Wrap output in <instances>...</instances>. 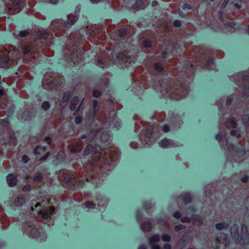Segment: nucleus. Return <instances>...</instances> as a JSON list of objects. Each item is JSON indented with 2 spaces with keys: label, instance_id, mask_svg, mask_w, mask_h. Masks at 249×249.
I'll list each match as a JSON object with an SVG mask.
<instances>
[{
  "label": "nucleus",
  "instance_id": "nucleus-1",
  "mask_svg": "<svg viewBox=\"0 0 249 249\" xmlns=\"http://www.w3.org/2000/svg\"><path fill=\"white\" fill-rule=\"evenodd\" d=\"M90 153H91L92 160L91 162H89L83 169V171L86 170V173L83 176L80 175V179L79 178L75 179L73 177V175L66 170L63 169L59 171L58 173V178L63 185H66L71 189L73 190L81 186L85 179L87 181H89L88 174L90 175L91 172L94 170L95 166H98L99 161L104 159V157L102 156L101 148L98 145L92 147L91 144L88 145L84 151V155H87Z\"/></svg>",
  "mask_w": 249,
  "mask_h": 249
},
{
  "label": "nucleus",
  "instance_id": "nucleus-2",
  "mask_svg": "<svg viewBox=\"0 0 249 249\" xmlns=\"http://www.w3.org/2000/svg\"><path fill=\"white\" fill-rule=\"evenodd\" d=\"M22 52L16 50L12 46L6 45L0 48V67L5 68L17 64L18 59L23 57V61L28 63L30 60L27 57L35 59L39 56L38 51L29 46H25L22 48ZM32 60L31 59L30 61Z\"/></svg>",
  "mask_w": 249,
  "mask_h": 249
},
{
  "label": "nucleus",
  "instance_id": "nucleus-3",
  "mask_svg": "<svg viewBox=\"0 0 249 249\" xmlns=\"http://www.w3.org/2000/svg\"><path fill=\"white\" fill-rule=\"evenodd\" d=\"M50 199L48 198L44 199L41 202H37L34 207L31 206V210L33 212L35 210L37 212V215L36 217L37 221L44 222L45 221L49 222L47 223L48 225L51 224V220L53 215L55 211V209L53 207H48V205L49 204Z\"/></svg>",
  "mask_w": 249,
  "mask_h": 249
},
{
  "label": "nucleus",
  "instance_id": "nucleus-4",
  "mask_svg": "<svg viewBox=\"0 0 249 249\" xmlns=\"http://www.w3.org/2000/svg\"><path fill=\"white\" fill-rule=\"evenodd\" d=\"M125 3L129 10L133 12L142 10L145 7L143 0H128Z\"/></svg>",
  "mask_w": 249,
  "mask_h": 249
},
{
  "label": "nucleus",
  "instance_id": "nucleus-5",
  "mask_svg": "<svg viewBox=\"0 0 249 249\" xmlns=\"http://www.w3.org/2000/svg\"><path fill=\"white\" fill-rule=\"evenodd\" d=\"M52 72L46 73L42 80V84L45 89H53L56 86L58 83L56 82L55 79H53Z\"/></svg>",
  "mask_w": 249,
  "mask_h": 249
},
{
  "label": "nucleus",
  "instance_id": "nucleus-6",
  "mask_svg": "<svg viewBox=\"0 0 249 249\" xmlns=\"http://www.w3.org/2000/svg\"><path fill=\"white\" fill-rule=\"evenodd\" d=\"M117 58L118 62L121 61V63H123L125 67H128V64H130L131 63H134L136 60V58L133 57L128 56V52H125L122 53H118L117 54Z\"/></svg>",
  "mask_w": 249,
  "mask_h": 249
},
{
  "label": "nucleus",
  "instance_id": "nucleus-7",
  "mask_svg": "<svg viewBox=\"0 0 249 249\" xmlns=\"http://www.w3.org/2000/svg\"><path fill=\"white\" fill-rule=\"evenodd\" d=\"M134 33V28L128 25L124 26L118 31V34L120 37L124 36V35L131 36Z\"/></svg>",
  "mask_w": 249,
  "mask_h": 249
},
{
  "label": "nucleus",
  "instance_id": "nucleus-8",
  "mask_svg": "<svg viewBox=\"0 0 249 249\" xmlns=\"http://www.w3.org/2000/svg\"><path fill=\"white\" fill-rule=\"evenodd\" d=\"M37 36H38V39H49V40L52 39L53 37V35H50L49 33L47 32L41 30H39L37 33Z\"/></svg>",
  "mask_w": 249,
  "mask_h": 249
},
{
  "label": "nucleus",
  "instance_id": "nucleus-9",
  "mask_svg": "<svg viewBox=\"0 0 249 249\" xmlns=\"http://www.w3.org/2000/svg\"><path fill=\"white\" fill-rule=\"evenodd\" d=\"M76 53H71L70 56V59L71 61L73 62L74 64H78L79 63H80V62L82 61L83 60L82 55H78L77 54V52H76Z\"/></svg>",
  "mask_w": 249,
  "mask_h": 249
},
{
  "label": "nucleus",
  "instance_id": "nucleus-10",
  "mask_svg": "<svg viewBox=\"0 0 249 249\" xmlns=\"http://www.w3.org/2000/svg\"><path fill=\"white\" fill-rule=\"evenodd\" d=\"M83 143L81 141H79L75 145L72 144L70 145L69 148L71 153H75L80 151L83 148Z\"/></svg>",
  "mask_w": 249,
  "mask_h": 249
},
{
  "label": "nucleus",
  "instance_id": "nucleus-11",
  "mask_svg": "<svg viewBox=\"0 0 249 249\" xmlns=\"http://www.w3.org/2000/svg\"><path fill=\"white\" fill-rule=\"evenodd\" d=\"M160 145L162 148H169L177 146L172 141L167 139L162 140L160 142Z\"/></svg>",
  "mask_w": 249,
  "mask_h": 249
},
{
  "label": "nucleus",
  "instance_id": "nucleus-12",
  "mask_svg": "<svg viewBox=\"0 0 249 249\" xmlns=\"http://www.w3.org/2000/svg\"><path fill=\"white\" fill-rule=\"evenodd\" d=\"M28 231H30V235L35 238L38 237L41 232H42V230L41 229H37L36 228H32L29 227Z\"/></svg>",
  "mask_w": 249,
  "mask_h": 249
},
{
  "label": "nucleus",
  "instance_id": "nucleus-13",
  "mask_svg": "<svg viewBox=\"0 0 249 249\" xmlns=\"http://www.w3.org/2000/svg\"><path fill=\"white\" fill-rule=\"evenodd\" d=\"M7 181L9 186L13 187L16 185L17 178L13 174H9L7 177Z\"/></svg>",
  "mask_w": 249,
  "mask_h": 249
},
{
  "label": "nucleus",
  "instance_id": "nucleus-14",
  "mask_svg": "<svg viewBox=\"0 0 249 249\" xmlns=\"http://www.w3.org/2000/svg\"><path fill=\"white\" fill-rule=\"evenodd\" d=\"M79 104V99L77 97H75L73 98L71 102L70 109L71 110H74L76 109V111H78L79 110L80 106H79L76 108V106Z\"/></svg>",
  "mask_w": 249,
  "mask_h": 249
},
{
  "label": "nucleus",
  "instance_id": "nucleus-15",
  "mask_svg": "<svg viewBox=\"0 0 249 249\" xmlns=\"http://www.w3.org/2000/svg\"><path fill=\"white\" fill-rule=\"evenodd\" d=\"M60 25L59 23L57 21H53L52 22L51 25V28H53V33L55 34V36H59L60 34H59L56 30H59L60 29Z\"/></svg>",
  "mask_w": 249,
  "mask_h": 249
},
{
  "label": "nucleus",
  "instance_id": "nucleus-16",
  "mask_svg": "<svg viewBox=\"0 0 249 249\" xmlns=\"http://www.w3.org/2000/svg\"><path fill=\"white\" fill-rule=\"evenodd\" d=\"M181 10H180L179 16H187L185 14L183 13L184 12H187L189 10H192V5L190 4L184 3L181 6Z\"/></svg>",
  "mask_w": 249,
  "mask_h": 249
},
{
  "label": "nucleus",
  "instance_id": "nucleus-17",
  "mask_svg": "<svg viewBox=\"0 0 249 249\" xmlns=\"http://www.w3.org/2000/svg\"><path fill=\"white\" fill-rule=\"evenodd\" d=\"M160 131L157 127H155L152 126H149L146 128V137L147 138L151 137L153 133L157 131Z\"/></svg>",
  "mask_w": 249,
  "mask_h": 249
},
{
  "label": "nucleus",
  "instance_id": "nucleus-18",
  "mask_svg": "<svg viewBox=\"0 0 249 249\" xmlns=\"http://www.w3.org/2000/svg\"><path fill=\"white\" fill-rule=\"evenodd\" d=\"M141 227L142 230L143 231H150L152 228L151 223L149 220L145 221L141 224Z\"/></svg>",
  "mask_w": 249,
  "mask_h": 249
},
{
  "label": "nucleus",
  "instance_id": "nucleus-19",
  "mask_svg": "<svg viewBox=\"0 0 249 249\" xmlns=\"http://www.w3.org/2000/svg\"><path fill=\"white\" fill-rule=\"evenodd\" d=\"M26 200V196L24 195L20 196L14 201V205L17 206L22 205Z\"/></svg>",
  "mask_w": 249,
  "mask_h": 249
},
{
  "label": "nucleus",
  "instance_id": "nucleus-20",
  "mask_svg": "<svg viewBox=\"0 0 249 249\" xmlns=\"http://www.w3.org/2000/svg\"><path fill=\"white\" fill-rule=\"evenodd\" d=\"M108 60V58L107 59L106 58H104L103 59H98L97 60V65L103 68L107 66L108 65L107 61Z\"/></svg>",
  "mask_w": 249,
  "mask_h": 249
},
{
  "label": "nucleus",
  "instance_id": "nucleus-21",
  "mask_svg": "<svg viewBox=\"0 0 249 249\" xmlns=\"http://www.w3.org/2000/svg\"><path fill=\"white\" fill-rule=\"evenodd\" d=\"M46 151L45 147L37 146L34 150V154L35 155H43Z\"/></svg>",
  "mask_w": 249,
  "mask_h": 249
},
{
  "label": "nucleus",
  "instance_id": "nucleus-22",
  "mask_svg": "<svg viewBox=\"0 0 249 249\" xmlns=\"http://www.w3.org/2000/svg\"><path fill=\"white\" fill-rule=\"evenodd\" d=\"M192 220L193 221V224L194 225H200L202 223L201 218L199 216H195L192 217Z\"/></svg>",
  "mask_w": 249,
  "mask_h": 249
},
{
  "label": "nucleus",
  "instance_id": "nucleus-23",
  "mask_svg": "<svg viewBox=\"0 0 249 249\" xmlns=\"http://www.w3.org/2000/svg\"><path fill=\"white\" fill-rule=\"evenodd\" d=\"M67 23L68 25H73L78 19V17H67Z\"/></svg>",
  "mask_w": 249,
  "mask_h": 249
},
{
  "label": "nucleus",
  "instance_id": "nucleus-24",
  "mask_svg": "<svg viewBox=\"0 0 249 249\" xmlns=\"http://www.w3.org/2000/svg\"><path fill=\"white\" fill-rule=\"evenodd\" d=\"M231 236L233 237H235L238 235V231L237 226L234 225L231 229Z\"/></svg>",
  "mask_w": 249,
  "mask_h": 249
},
{
  "label": "nucleus",
  "instance_id": "nucleus-25",
  "mask_svg": "<svg viewBox=\"0 0 249 249\" xmlns=\"http://www.w3.org/2000/svg\"><path fill=\"white\" fill-rule=\"evenodd\" d=\"M109 138V134L108 132H104L102 133L101 136V139L102 142H106L108 140Z\"/></svg>",
  "mask_w": 249,
  "mask_h": 249
},
{
  "label": "nucleus",
  "instance_id": "nucleus-26",
  "mask_svg": "<svg viewBox=\"0 0 249 249\" xmlns=\"http://www.w3.org/2000/svg\"><path fill=\"white\" fill-rule=\"evenodd\" d=\"M18 34H19L18 36L19 37H22L26 36L28 35H29L30 34L28 30H24V31H20L18 33ZM14 35L15 36H18V35H17L16 33H14Z\"/></svg>",
  "mask_w": 249,
  "mask_h": 249
},
{
  "label": "nucleus",
  "instance_id": "nucleus-27",
  "mask_svg": "<svg viewBox=\"0 0 249 249\" xmlns=\"http://www.w3.org/2000/svg\"><path fill=\"white\" fill-rule=\"evenodd\" d=\"M160 240V236L158 235L155 234L153 235L149 239V242L151 244L154 243H156Z\"/></svg>",
  "mask_w": 249,
  "mask_h": 249
},
{
  "label": "nucleus",
  "instance_id": "nucleus-28",
  "mask_svg": "<svg viewBox=\"0 0 249 249\" xmlns=\"http://www.w3.org/2000/svg\"><path fill=\"white\" fill-rule=\"evenodd\" d=\"M191 201V196L190 194L186 193L183 195V201L185 203H188Z\"/></svg>",
  "mask_w": 249,
  "mask_h": 249
},
{
  "label": "nucleus",
  "instance_id": "nucleus-29",
  "mask_svg": "<svg viewBox=\"0 0 249 249\" xmlns=\"http://www.w3.org/2000/svg\"><path fill=\"white\" fill-rule=\"evenodd\" d=\"M34 182L35 183H39L42 182V177L40 174H37L34 178Z\"/></svg>",
  "mask_w": 249,
  "mask_h": 249
},
{
  "label": "nucleus",
  "instance_id": "nucleus-30",
  "mask_svg": "<svg viewBox=\"0 0 249 249\" xmlns=\"http://www.w3.org/2000/svg\"><path fill=\"white\" fill-rule=\"evenodd\" d=\"M154 69L158 71H161L163 70V66L161 64L156 63L154 65Z\"/></svg>",
  "mask_w": 249,
  "mask_h": 249
},
{
  "label": "nucleus",
  "instance_id": "nucleus-31",
  "mask_svg": "<svg viewBox=\"0 0 249 249\" xmlns=\"http://www.w3.org/2000/svg\"><path fill=\"white\" fill-rule=\"evenodd\" d=\"M41 107L45 110H48L50 107V104L48 102H44L41 105Z\"/></svg>",
  "mask_w": 249,
  "mask_h": 249
},
{
  "label": "nucleus",
  "instance_id": "nucleus-32",
  "mask_svg": "<svg viewBox=\"0 0 249 249\" xmlns=\"http://www.w3.org/2000/svg\"><path fill=\"white\" fill-rule=\"evenodd\" d=\"M91 36H92L93 37H97V38L100 39H103L104 38L103 36H100V35H96V32L94 30H93L91 33Z\"/></svg>",
  "mask_w": 249,
  "mask_h": 249
},
{
  "label": "nucleus",
  "instance_id": "nucleus-33",
  "mask_svg": "<svg viewBox=\"0 0 249 249\" xmlns=\"http://www.w3.org/2000/svg\"><path fill=\"white\" fill-rule=\"evenodd\" d=\"M143 45L144 47H151L152 43L148 39L145 40L143 42Z\"/></svg>",
  "mask_w": 249,
  "mask_h": 249
},
{
  "label": "nucleus",
  "instance_id": "nucleus-34",
  "mask_svg": "<svg viewBox=\"0 0 249 249\" xmlns=\"http://www.w3.org/2000/svg\"><path fill=\"white\" fill-rule=\"evenodd\" d=\"M86 207L89 209H93L95 207V204L92 202L88 201L86 203Z\"/></svg>",
  "mask_w": 249,
  "mask_h": 249
},
{
  "label": "nucleus",
  "instance_id": "nucleus-35",
  "mask_svg": "<svg viewBox=\"0 0 249 249\" xmlns=\"http://www.w3.org/2000/svg\"><path fill=\"white\" fill-rule=\"evenodd\" d=\"M70 94L69 92L65 93L62 98V102L64 103L66 102L69 98Z\"/></svg>",
  "mask_w": 249,
  "mask_h": 249
},
{
  "label": "nucleus",
  "instance_id": "nucleus-36",
  "mask_svg": "<svg viewBox=\"0 0 249 249\" xmlns=\"http://www.w3.org/2000/svg\"><path fill=\"white\" fill-rule=\"evenodd\" d=\"M162 239L164 241H169L170 240V236L167 234H164L162 236Z\"/></svg>",
  "mask_w": 249,
  "mask_h": 249
},
{
  "label": "nucleus",
  "instance_id": "nucleus-37",
  "mask_svg": "<svg viewBox=\"0 0 249 249\" xmlns=\"http://www.w3.org/2000/svg\"><path fill=\"white\" fill-rule=\"evenodd\" d=\"M45 2L47 3H51L52 4L56 5L58 3L59 0H51L50 1H48L45 0Z\"/></svg>",
  "mask_w": 249,
  "mask_h": 249
},
{
  "label": "nucleus",
  "instance_id": "nucleus-38",
  "mask_svg": "<svg viewBox=\"0 0 249 249\" xmlns=\"http://www.w3.org/2000/svg\"><path fill=\"white\" fill-rule=\"evenodd\" d=\"M101 95V93L100 91L98 90H94L93 91V96L96 98L98 97Z\"/></svg>",
  "mask_w": 249,
  "mask_h": 249
},
{
  "label": "nucleus",
  "instance_id": "nucleus-39",
  "mask_svg": "<svg viewBox=\"0 0 249 249\" xmlns=\"http://www.w3.org/2000/svg\"><path fill=\"white\" fill-rule=\"evenodd\" d=\"M31 190V186L30 185H26L24 186L23 188V191L24 192H28Z\"/></svg>",
  "mask_w": 249,
  "mask_h": 249
},
{
  "label": "nucleus",
  "instance_id": "nucleus-40",
  "mask_svg": "<svg viewBox=\"0 0 249 249\" xmlns=\"http://www.w3.org/2000/svg\"><path fill=\"white\" fill-rule=\"evenodd\" d=\"M181 220L182 222L189 223L191 221V219L190 218L187 217L182 218Z\"/></svg>",
  "mask_w": 249,
  "mask_h": 249
},
{
  "label": "nucleus",
  "instance_id": "nucleus-41",
  "mask_svg": "<svg viewBox=\"0 0 249 249\" xmlns=\"http://www.w3.org/2000/svg\"><path fill=\"white\" fill-rule=\"evenodd\" d=\"M29 160V158L28 157V156L26 155H24L22 157V160L23 162L26 163Z\"/></svg>",
  "mask_w": 249,
  "mask_h": 249
},
{
  "label": "nucleus",
  "instance_id": "nucleus-42",
  "mask_svg": "<svg viewBox=\"0 0 249 249\" xmlns=\"http://www.w3.org/2000/svg\"><path fill=\"white\" fill-rule=\"evenodd\" d=\"M75 122L77 124H80L82 122V117H77L75 119Z\"/></svg>",
  "mask_w": 249,
  "mask_h": 249
},
{
  "label": "nucleus",
  "instance_id": "nucleus-43",
  "mask_svg": "<svg viewBox=\"0 0 249 249\" xmlns=\"http://www.w3.org/2000/svg\"><path fill=\"white\" fill-rule=\"evenodd\" d=\"M173 24L176 27H179L181 25V22L179 20H175Z\"/></svg>",
  "mask_w": 249,
  "mask_h": 249
},
{
  "label": "nucleus",
  "instance_id": "nucleus-44",
  "mask_svg": "<svg viewBox=\"0 0 249 249\" xmlns=\"http://www.w3.org/2000/svg\"><path fill=\"white\" fill-rule=\"evenodd\" d=\"M174 217L177 219H178L181 217V214L179 212H176L174 213Z\"/></svg>",
  "mask_w": 249,
  "mask_h": 249
},
{
  "label": "nucleus",
  "instance_id": "nucleus-45",
  "mask_svg": "<svg viewBox=\"0 0 249 249\" xmlns=\"http://www.w3.org/2000/svg\"><path fill=\"white\" fill-rule=\"evenodd\" d=\"M227 227V225L224 224L219 223V230L223 229Z\"/></svg>",
  "mask_w": 249,
  "mask_h": 249
},
{
  "label": "nucleus",
  "instance_id": "nucleus-46",
  "mask_svg": "<svg viewBox=\"0 0 249 249\" xmlns=\"http://www.w3.org/2000/svg\"><path fill=\"white\" fill-rule=\"evenodd\" d=\"M228 25H229V27L230 28H231V31L232 32L233 30H232V29L235 28V26H236V24L235 23H228Z\"/></svg>",
  "mask_w": 249,
  "mask_h": 249
},
{
  "label": "nucleus",
  "instance_id": "nucleus-47",
  "mask_svg": "<svg viewBox=\"0 0 249 249\" xmlns=\"http://www.w3.org/2000/svg\"><path fill=\"white\" fill-rule=\"evenodd\" d=\"M158 1L155 0H153L152 1V3H151V6L152 7H155L157 6H158Z\"/></svg>",
  "mask_w": 249,
  "mask_h": 249
},
{
  "label": "nucleus",
  "instance_id": "nucleus-48",
  "mask_svg": "<svg viewBox=\"0 0 249 249\" xmlns=\"http://www.w3.org/2000/svg\"><path fill=\"white\" fill-rule=\"evenodd\" d=\"M169 131V127L168 125H165L163 126V131L164 132H168Z\"/></svg>",
  "mask_w": 249,
  "mask_h": 249
},
{
  "label": "nucleus",
  "instance_id": "nucleus-49",
  "mask_svg": "<svg viewBox=\"0 0 249 249\" xmlns=\"http://www.w3.org/2000/svg\"><path fill=\"white\" fill-rule=\"evenodd\" d=\"M232 3L234 5V6L236 7L237 9H239L241 7V5L238 3H234L232 2Z\"/></svg>",
  "mask_w": 249,
  "mask_h": 249
},
{
  "label": "nucleus",
  "instance_id": "nucleus-50",
  "mask_svg": "<svg viewBox=\"0 0 249 249\" xmlns=\"http://www.w3.org/2000/svg\"><path fill=\"white\" fill-rule=\"evenodd\" d=\"M49 155V152L46 153L45 154V156H44V157H42V158H41L40 159V160H46V159L47 158V157H48Z\"/></svg>",
  "mask_w": 249,
  "mask_h": 249
},
{
  "label": "nucleus",
  "instance_id": "nucleus-51",
  "mask_svg": "<svg viewBox=\"0 0 249 249\" xmlns=\"http://www.w3.org/2000/svg\"><path fill=\"white\" fill-rule=\"evenodd\" d=\"M45 141V142H47V143L48 144H51V139L49 137H46Z\"/></svg>",
  "mask_w": 249,
  "mask_h": 249
},
{
  "label": "nucleus",
  "instance_id": "nucleus-52",
  "mask_svg": "<svg viewBox=\"0 0 249 249\" xmlns=\"http://www.w3.org/2000/svg\"><path fill=\"white\" fill-rule=\"evenodd\" d=\"M164 249H171V246L169 244H166L164 245Z\"/></svg>",
  "mask_w": 249,
  "mask_h": 249
},
{
  "label": "nucleus",
  "instance_id": "nucleus-53",
  "mask_svg": "<svg viewBox=\"0 0 249 249\" xmlns=\"http://www.w3.org/2000/svg\"><path fill=\"white\" fill-rule=\"evenodd\" d=\"M229 0H225L224 3L222 4V7L224 8L226 6L227 3L229 2Z\"/></svg>",
  "mask_w": 249,
  "mask_h": 249
},
{
  "label": "nucleus",
  "instance_id": "nucleus-54",
  "mask_svg": "<svg viewBox=\"0 0 249 249\" xmlns=\"http://www.w3.org/2000/svg\"><path fill=\"white\" fill-rule=\"evenodd\" d=\"M183 226L182 225H179V226H176L175 227V229L176 231H178V230H180L182 229Z\"/></svg>",
  "mask_w": 249,
  "mask_h": 249
},
{
  "label": "nucleus",
  "instance_id": "nucleus-55",
  "mask_svg": "<svg viewBox=\"0 0 249 249\" xmlns=\"http://www.w3.org/2000/svg\"><path fill=\"white\" fill-rule=\"evenodd\" d=\"M152 249H160V248L158 245H152Z\"/></svg>",
  "mask_w": 249,
  "mask_h": 249
},
{
  "label": "nucleus",
  "instance_id": "nucleus-56",
  "mask_svg": "<svg viewBox=\"0 0 249 249\" xmlns=\"http://www.w3.org/2000/svg\"><path fill=\"white\" fill-rule=\"evenodd\" d=\"M74 199L77 201H82L83 198H77L76 196H74Z\"/></svg>",
  "mask_w": 249,
  "mask_h": 249
},
{
  "label": "nucleus",
  "instance_id": "nucleus-57",
  "mask_svg": "<svg viewBox=\"0 0 249 249\" xmlns=\"http://www.w3.org/2000/svg\"><path fill=\"white\" fill-rule=\"evenodd\" d=\"M90 1L93 3H98L100 0H90Z\"/></svg>",
  "mask_w": 249,
  "mask_h": 249
},
{
  "label": "nucleus",
  "instance_id": "nucleus-58",
  "mask_svg": "<svg viewBox=\"0 0 249 249\" xmlns=\"http://www.w3.org/2000/svg\"><path fill=\"white\" fill-rule=\"evenodd\" d=\"M97 133L96 131L93 130L90 133V135L95 136L97 135Z\"/></svg>",
  "mask_w": 249,
  "mask_h": 249
},
{
  "label": "nucleus",
  "instance_id": "nucleus-59",
  "mask_svg": "<svg viewBox=\"0 0 249 249\" xmlns=\"http://www.w3.org/2000/svg\"><path fill=\"white\" fill-rule=\"evenodd\" d=\"M172 97L173 98L175 99V100H179L182 98L181 97H180V96L179 97H178V96L176 97L174 95H172Z\"/></svg>",
  "mask_w": 249,
  "mask_h": 249
},
{
  "label": "nucleus",
  "instance_id": "nucleus-60",
  "mask_svg": "<svg viewBox=\"0 0 249 249\" xmlns=\"http://www.w3.org/2000/svg\"><path fill=\"white\" fill-rule=\"evenodd\" d=\"M93 106H94V109H95V108H96V105L97 104V101L96 100H94L93 102Z\"/></svg>",
  "mask_w": 249,
  "mask_h": 249
},
{
  "label": "nucleus",
  "instance_id": "nucleus-61",
  "mask_svg": "<svg viewBox=\"0 0 249 249\" xmlns=\"http://www.w3.org/2000/svg\"><path fill=\"white\" fill-rule=\"evenodd\" d=\"M213 59H210L208 62V66H210V65H212L213 64Z\"/></svg>",
  "mask_w": 249,
  "mask_h": 249
},
{
  "label": "nucleus",
  "instance_id": "nucleus-62",
  "mask_svg": "<svg viewBox=\"0 0 249 249\" xmlns=\"http://www.w3.org/2000/svg\"><path fill=\"white\" fill-rule=\"evenodd\" d=\"M231 125L232 126H233V127H235L236 126V124L235 122H234V121H231Z\"/></svg>",
  "mask_w": 249,
  "mask_h": 249
},
{
  "label": "nucleus",
  "instance_id": "nucleus-63",
  "mask_svg": "<svg viewBox=\"0 0 249 249\" xmlns=\"http://www.w3.org/2000/svg\"><path fill=\"white\" fill-rule=\"evenodd\" d=\"M139 249H146L144 245H141L139 247Z\"/></svg>",
  "mask_w": 249,
  "mask_h": 249
},
{
  "label": "nucleus",
  "instance_id": "nucleus-64",
  "mask_svg": "<svg viewBox=\"0 0 249 249\" xmlns=\"http://www.w3.org/2000/svg\"><path fill=\"white\" fill-rule=\"evenodd\" d=\"M12 1L14 2V3H16L17 4H18L20 2V0H12Z\"/></svg>",
  "mask_w": 249,
  "mask_h": 249
}]
</instances>
